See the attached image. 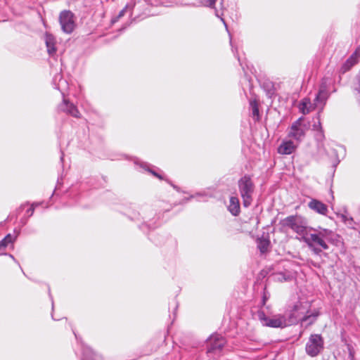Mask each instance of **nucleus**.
<instances>
[{
    "label": "nucleus",
    "mask_w": 360,
    "mask_h": 360,
    "mask_svg": "<svg viewBox=\"0 0 360 360\" xmlns=\"http://www.w3.org/2000/svg\"><path fill=\"white\" fill-rule=\"evenodd\" d=\"M37 205H38V204H32V207L27 210V212H30V216L34 212V206H37Z\"/></svg>",
    "instance_id": "23"
},
{
    "label": "nucleus",
    "mask_w": 360,
    "mask_h": 360,
    "mask_svg": "<svg viewBox=\"0 0 360 360\" xmlns=\"http://www.w3.org/2000/svg\"><path fill=\"white\" fill-rule=\"evenodd\" d=\"M126 9H127V8H125L122 9V10L120 12L119 15H118V18H120V17H122V16H123V15H124V13H125Z\"/></svg>",
    "instance_id": "24"
},
{
    "label": "nucleus",
    "mask_w": 360,
    "mask_h": 360,
    "mask_svg": "<svg viewBox=\"0 0 360 360\" xmlns=\"http://www.w3.org/2000/svg\"><path fill=\"white\" fill-rule=\"evenodd\" d=\"M303 120L304 118L302 117L292 123L288 133L289 137L300 141L304 136L307 127L302 123Z\"/></svg>",
    "instance_id": "8"
},
{
    "label": "nucleus",
    "mask_w": 360,
    "mask_h": 360,
    "mask_svg": "<svg viewBox=\"0 0 360 360\" xmlns=\"http://www.w3.org/2000/svg\"><path fill=\"white\" fill-rule=\"evenodd\" d=\"M216 0H209V4H207L209 6H212L215 4Z\"/></svg>",
    "instance_id": "25"
},
{
    "label": "nucleus",
    "mask_w": 360,
    "mask_h": 360,
    "mask_svg": "<svg viewBox=\"0 0 360 360\" xmlns=\"http://www.w3.org/2000/svg\"><path fill=\"white\" fill-rule=\"evenodd\" d=\"M59 22L62 30L67 34L72 33L76 26L74 14L70 11H63L60 13Z\"/></svg>",
    "instance_id": "7"
},
{
    "label": "nucleus",
    "mask_w": 360,
    "mask_h": 360,
    "mask_svg": "<svg viewBox=\"0 0 360 360\" xmlns=\"http://www.w3.org/2000/svg\"><path fill=\"white\" fill-rule=\"evenodd\" d=\"M309 308L310 304L308 302H299L294 305L288 318L291 317L293 323L296 322L297 319H300L302 323L309 320V325H310L315 321L319 314L318 313L309 314Z\"/></svg>",
    "instance_id": "2"
},
{
    "label": "nucleus",
    "mask_w": 360,
    "mask_h": 360,
    "mask_svg": "<svg viewBox=\"0 0 360 360\" xmlns=\"http://www.w3.org/2000/svg\"><path fill=\"white\" fill-rule=\"evenodd\" d=\"M229 210L232 214L237 216L240 212V204L238 198L236 197H231L230 198V204Z\"/></svg>",
    "instance_id": "17"
},
{
    "label": "nucleus",
    "mask_w": 360,
    "mask_h": 360,
    "mask_svg": "<svg viewBox=\"0 0 360 360\" xmlns=\"http://www.w3.org/2000/svg\"><path fill=\"white\" fill-rule=\"evenodd\" d=\"M250 105L252 110V115L254 117H257V119H258L259 117V109L257 106V103L256 101H250Z\"/></svg>",
    "instance_id": "21"
},
{
    "label": "nucleus",
    "mask_w": 360,
    "mask_h": 360,
    "mask_svg": "<svg viewBox=\"0 0 360 360\" xmlns=\"http://www.w3.org/2000/svg\"><path fill=\"white\" fill-rule=\"evenodd\" d=\"M297 145L292 141H283L278 148V153L282 155H290L297 148Z\"/></svg>",
    "instance_id": "13"
},
{
    "label": "nucleus",
    "mask_w": 360,
    "mask_h": 360,
    "mask_svg": "<svg viewBox=\"0 0 360 360\" xmlns=\"http://www.w3.org/2000/svg\"><path fill=\"white\" fill-rule=\"evenodd\" d=\"M316 107V104L311 103L310 99L307 98L302 99L298 106L300 112L304 115L309 113Z\"/></svg>",
    "instance_id": "15"
},
{
    "label": "nucleus",
    "mask_w": 360,
    "mask_h": 360,
    "mask_svg": "<svg viewBox=\"0 0 360 360\" xmlns=\"http://www.w3.org/2000/svg\"><path fill=\"white\" fill-rule=\"evenodd\" d=\"M152 173H153V174L154 176H157V177H158V178L161 179V176H159L157 173H155V172H152Z\"/></svg>",
    "instance_id": "26"
},
{
    "label": "nucleus",
    "mask_w": 360,
    "mask_h": 360,
    "mask_svg": "<svg viewBox=\"0 0 360 360\" xmlns=\"http://www.w3.org/2000/svg\"><path fill=\"white\" fill-rule=\"evenodd\" d=\"M269 245V240L266 238H259L257 240V248L262 253L267 251Z\"/></svg>",
    "instance_id": "18"
},
{
    "label": "nucleus",
    "mask_w": 360,
    "mask_h": 360,
    "mask_svg": "<svg viewBox=\"0 0 360 360\" xmlns=\"http://www.w3.org/2000/svg\"><path fill=\"white\" fill-rule=\"evenodd\" d=\"M360 58V49H357L355 52L345 61L342 65L340 71L345 73L349 71L355 64L357 63L358 59Z\"/></svg>",
    "instance_id": "12"
},
{
    "label": "nucleus",
    "mask_w": 360,
    "mask_h": 360,
    "mask_svg": "<svg viewBox=\"0 0 360 360\" xmlns=\"http://www.w3.org/2000/svg\"><path fill=\"white\" fill-rule=\"evenodd\" d=\"M257 317L263 326L271 328H284L293 323L291 317L287 319L281 314H276L269 318L263 311H259Z\"/></svg>",
    "instance_id": "3"
},
{
    "label": "nucleus",
    "mask_w": 360,
    "mask_h": 360,
    "mask_svg": "<svg viewBox=\"0 0 360 360\" xmlns=\"http://www.w3.org/2000/svg\"><path fill=\"white\" fill-rule=\"evenodd\" d=\"M283 228H288L302 236H304L308 229L305 220L300 216H289L281 221Z\"/></svg>",
    "instance_id": "4"
},
{
    "label": "nucleus",
    "mask_w": 360,
    "mask_h": 360,
    "mask_svg": "<svg viewBox=\"0 0 360 360\" xmlns=\"http://www.w3.org/2000/svg\"><path fill=\"white\" fill-rule=\"evenodd\" d=\"M238 187L243 198V204L247 207L252 202V195L254 191V184L250 177L245 176L241 178L238 181Z\"/></svg>",
    "instance_id": "5"
},
{
    "label": "nucleus",
    "mask_w": 360,
    "mask_h": 360,
    "mask_svg": "<svg viewBox=\"0 0 360 360\" xmlns=\"http://www.w3.org/2000/svg\"><path fill=\"white\" fill-rule=\"evenodd\" d=\"M317 120H318V122H317V123L314 124L313 129L314 130H321V124L320 120L319 118Z\"/></svg>",
    "instance_id": "22"
},
{
    "label": "nucleus",
    "mask_w": 360,
    "mask_h": 360,
    "mask_svg": "<svg viewBox=\"0 0 360 360\" xmlns=\"http://www.w3.org/2000/svg\"><path fill=\"white\" fill-rule=\"evenodd\" d=\"M323 348V340L320 335H311L306 345V352L311 356L318 355Z\"/></svg>",
    "instance_id": "6"
},
{
    "label": "nucleus",
    "mask_w": 360,
    "mask_h": 360,
    "mask_svg": "<svg viewBox=\"0 0 360 360\" xmlns=\"http://www.w3.org/2000/svg\"><path fill=\"white\" fill-rule=\"evenodd\" d=\"M328 98V93L327 86V79H323L320 86L319 93L315 98L314 103L316 104L317 107L319 105V104H321L323 106L325 104V102Z\"/></svg>",
    "instance_id": "11"
},
{
    "label": "nucleus",
    "mask_w": 360,
    "mask_h": 360,
    "mask_svg": "<svg viewBox=\"0 0 360 360\" xmlns=\"http://www.w3.org/2000/svg\"><path fill=\"white\" fill-rule=\"evenodd\" d=\"M14 238L11 235L8 234L2 240L0 241V250L6 248L9 243H13Z\"/></svg>",
    "instance_id": "19"
},
{
    "label": "nucleus",
    "mask_w": 360,
    "mask_h": 360,
    "mask_svg": "<svg viewBox=\"0 0 360 360\" xmlns=\"http://www.w3.org/2000/svg\"><path fill=\"white\" fill-rule=\"evenodd\" d=\"M45 43L47 47V51L49 54L52 55L56 53V40L53 35L50 34H46L45 35Z\"/></svg>",
    "instance_id": "16"
},
{
    "label": "nucleus",
    "mask_w": 360,
    "mask_h": 360,
    "mask_svg": "<svg viewBox=\"0 0 360 360\" xmlns=\"http://www.w3.org/2000/svg\"><path fill=\"white\" fill-rule=\"evenodd\" d=\"M338 216L345 224L349 226H352L354 223L353 219L352 217H348L345 214H338Z\"/></svg>",
    "instance_id": "20"
},
{
    "label": "nucleus",
    "mask_w": 360,
    "mask_h": 360,
    "mask_svg": "<svg viewBox=\"0 0 360 360\" xmlns=\"http://www.w3.org/2000/svg\"><path fill=\"white\" fill-rule=\"evenodd\" d=\"M308 206L311 210L322 215H326L328 211L325 204L316 199H312L308 203Z\"/></svg>",
    "instance_id": "14"
},
{
    "label": "nucleus",
    "mask_w": 360,
    "mask_h": 360,
    "mask_svg": "<svg viewBox=\"0 0 360 360\" xmlns=\"http://www.w3.org/2000/svg\"><path fill=\"white\" fill-rule=\"evenodd\" d=\"M58 108L60 111L74 117L79 118L81 117V114L77 106L65 98H63L62 103L60 104Z\"/></svg>",
    "instance_id": "10"
},
{
    "label": "nucleus",
    "mask_w": 360,
    "mask_h": 360,
    "mask_svg": "<svg viewBox=\"0 0 360 360\" xmlns=\"http://www.w3.org/2000/svg\"><path fill=\"white\" fill-rule=\"evenodd\" d=\"M225 344V340L220 335H212L208 341V352H215L220 351Z\"/></svg>",
    "instance_id": "9"
},
{
    "label": "nucleus",
    "mask_w": 360,
    "mask_h": 360,
    "mask_svg": "<svg viewBox=\"0 0 360 360\" xmlns=\"http://www.w3.org/2000/svg\"><path fill=\"white\" fill-rule=\"evenodd\" d=\"M333 232L327 229L319 226L309 227L302 240L316 255H319L323 250H328V243L333 240Z\"/></svg>",
    "instance_id": "1"
}]
</instances>
